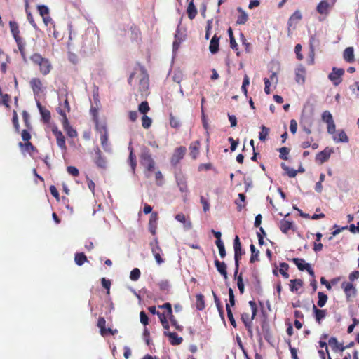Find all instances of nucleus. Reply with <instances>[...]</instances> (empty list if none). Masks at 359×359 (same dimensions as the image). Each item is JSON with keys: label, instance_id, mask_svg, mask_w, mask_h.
I'll list each match as a JSON object with an SVG mask.
<instances>
[{"label": "nucleus", "instance_id": "nucleus-1", "mask_svg": "<svg viewBox=\"0 0 359 359\" xmlns=\"http://www.w3.org/2000/svg\"><path fill=\"white\" fill-rule=\"evenodd\" d=\"M9 26L11 32L17 43L18 48L20 53V55L24 61H26V53H25V42L23 39L20 36V29L18 24L15 21H10Z\"/></svg>", "mask_w": 359, "mask_h": 359}, {"label": "nucleus", "instance_id": "nucleus-2", "mask_svg": "<svg viewBox=\"0 0 359 359\" xmlns=\"http://www.w3.org/2000/svg\"><path fill=\"white\" fill-rule=\"evenodd\" d=\"M30 60L34 65L39 67V71L43 75H47L50 73L52 65L48 58L42 57L39 53H34L30 57Z\"/></svg>", "mask_w": 359, "mask_h": 359}, {"label": "nucleus", "instance_id": "nucleus-3", "mask_svg": "<svg viewBox=\"0 0 359 359\" xmlns=\"http://www.w3.org/2000/svg\"><path fill=\"white\" fill-rule=\"evenodd\" d=\"M141 164L149 172H152L155 168V162L151 157L150 150L147 147L142 149L140 156Z\"/></svg>", "mask_w": 359, "mask_h": 359}, {"label": "nucleus", "instance_id": "nucleus-4", "mask_svg": "<svg viewBox=\"0 0 359 359\" xmlns=\"http://www.w3.org/2000/svg\"><path fill=\"white\" fill-rule=\"evenodd\" d=\"M233 248H234V259H235V271L234 276H236L239 269V262L241 259L242 255L244 254V251L242 250L241 243L240 238L238 236H236L233 241Z\"/></svg>", "mask_w": 359, "mask_h": 359}, {"label": "nucleus", "instance_id": "nucleus-5", "mask_svg": "<svg viewBox=\"0 0 359 359\" xmlns=\"http://www.w3.org/2000/svg\"><path fill=\"white\" fill-rule=\"evenodd\" d=\"M161 323L165 330L169 329V322L170 320L171 325L175 327L178 331H182L183 327L180 325L177 320L175 318V316H159Z\"/></svg>", "mask_w": 359, "mask_h": 359}, {"label": "nucleus", "instance_id": "nucleus-6", "mask_svg": "<svg viewBox=\"0 0 359 359\" xmlns=\"http://www.w3.org/2000/svg\"><path fill=\"white\" fill-rule=\"evenodd\" d=\"M97 327L100 328V334L104 337L108 335H115L118 332L117 329H112L110 326L106 327V320L103 317L98 318Z\"/></svg>", "mask_w": 359, "mask_h": 359}, {"label": "nucleus", "instance_id": "nucleus-7", "mask_svg": "<svg viewBox=\"0 0 359 359\" xmlns=\"http://www.w3.org/2000/svg\"><path fill=\"white\" fill-rule=\"evenodd\" d=\"M95 156L93 161L96 166L100 169H106L107 168V161L106 157L102 154L100 149L97 147L94 149Z\"/></svg>", "mask_w": 359, "mask_h": 359}, {"label": "nucleus", "instance_id": "nucleus-8", "mask_svg": "<svg viewBox=\"0 0 359 359\" xmlns=\"http://www.w3.org/2000/svg\"><path fill=\"white\" fill-rule=\"evenodd\" d=\"M344 74V70L341 68L333 67L332 72L328 75L329 79L332 82V83L337 86L339 85L342 79L341 76Z\"/></svg>", "mask_w": 359, "mask_h": 359}, {"label": "nucleus", "instance_id": "nucleus-9", "mask_svg": "<svg viewBox=\"0 0 359 359\" xmlns=\"http://www.w3.org/2000/svg\"><path fill=\"white\" fill-rule=\"evenodd\" d=\"M291 261L297 266L301 271H306L311 276H314V271L309 263H306L304 259L300 258H293Z\"/></svg>", "mask_w": 359, "mask_h": 359}, {"label": "nucleus", "instance_id": "nucleus-10", "mask_svg": "<svg viewBox=\"0 0 359 359\" xmlns=\"http://www.w3.org/2000/svg\"><path fill=\"white\" fill-rule=\"evenodd\" d=\"M186 151L187 149L185 147L181 146L176 148L170 160L172 165L175 166L177 165L180 162V161L184 158Z\"/></svg>", "mask_w": 359, "mask_h": 359}, {"label": "nucleus", "instance_id": "nucleus-11", "mask_svg": "<svg viewBox=\"0 0 359 359\" xmlns=\"http://www.w3.org/2000/svg\"><path fill=\"white\" fill-rule=\"evenodd\" d=\"M337 0H322L317 6L316 10L320 14H327L329 9L334 6Z\"/></svg>", "mask_w": 359, "mask_h": 359}, {"label": "nucleus", "instance_id": "nucleus-12", "mask_svg": "<svg viewBox=\"0 0 359 359\" xmlns=\"http://www.w3.org/2000/svg\"><path fill=\"white\" fill-rule=\"evenodd\" d=\"M94 120L95 122V130L100 133V137L109 135L107 122L105 121H99L97 117H95Z\"/></svg>", "mask_w": 359, "mask_h": 359}, {"label": "nucleus", "instance_id": "nucleus-13", "mask_svg": "<svg viewBox=\"0 0 359 359\" xmlns=\"http://www.w3.org/2000/svg\"><path fill=\"white\" fill-rule=\"evenodd\" d=\"M265 317H266V316H262V317L260 318L259 320L262 324V334L266 341H269L270 339L271 338V333L269 323L266 321V319Z\"/></svg>", "mask_w": 359, "mask_h": 359}, {"label": "nucleus", "instance_id": "nucleus-14", "mask_svg": "<svg viewBox=\"0 0 359 359\" xmlns=\"http://www.w3.org/2000/svg\"><path fill=\"white\" fill-rule=\"evenodd\" d=\"M302 15L301 11L299 10L295 11L288 20V29H290L291 27H293L294 29L296 27L297 24L302 20Z\"/></svg>", "mask_w": 359, "mask_h": 359}, {"label": "nucleus", "instance_id": "nucleus-15", "mask_svg": "<svg viewBox=\"0 0 359 359\" xmlns=\"http://www.w3.org/2000/svg\"><path fill=\"white\" fill-rule=\"evenodd\" d=\"M176 182L181 192L188 193V186L187 182V177L182 175H178L175 176Z\"/></svg>", "mask_w": 359, "mask_h": 359}, {"label": "nucleus", "instance_id": "nucleus-16", "mask_svg": "<svg viewBox=\"0 0 359 359\" xmlns=\"http://www.w3.org/2000/svg\"><path fill=\"white\" fill-rule=\"evenodd\" d=\"M332 153V150L327 147L323 151L316 154V160L322 164L329 159Z\"/></svg>", "mask_w": 359, "mask_h": 359}, {"label": "nucleus", "instance_id": "nucleus-17", "mask_svg": "<svg viewBox=\"0 0 359 359\" xmlns=\"http://www.w3.org/2000/svg\"><path fill=\"white\" fill-rule=\"evenodd\" d=\"M34 95H39L42 91V82L39 78H33L29 82Z\"/></svg>", "mask_w": 359, "mask_h": 359}, {"label": "nucleus", "instance_id": "nucleus-18", "mask_svg": "<svg viewBox=\"0 0 359 359\" xmlns=\"http://www.w3.org/2000/svg\"><path fill=\"white\" fill-rule=\"evenodd\" d=\"M158 219V217L157 212H152L150 215L149 221V230L153 235L156 234Z\"/></svg>", "mask_w": 359, "mask_h": 359}, {"label": "nucleus", "instance_id": "nucleus-19", "mask_svg": "<svg viewBox=\"0 0 359 359\" xmlns=\"http://www.w3.org/2000/svg\"><path fill=\"white\" fill-rule=\"evenodd\" d=\"M201 142L199 140L192 142L189 145L190 156L193 159H196L199 154Z\"/></svg>", "mask_w": 359, "mask_h": 359}, {"label": "nucleus", "instance_id": "nucleus-20", "mask_svg": "<svg viewBox=\"0 0 359 359\" xmlns=\"http://www.w3.org/2000/svg\"><path fill=\"white\" fill-rule=\"evenodd\" d=\"M128 149L130 151V154L128 156V162L131 168V170L133 174L135 173V168L137 166V159L136 156L134 154L133 148L130 146L128 147Z\"/></svg>", "mask_w": 359, "mask_h": 359}, {"label": "nucleus", "instance_id": "nucleus-21", "mask_svg": "<svg viewBox=\"0 0 359 359\" xmlns=\"http://www.w3.org/2000/svg\"><path fill=\"white\" fill-rule=\"evenodd\" d=\"M215 266L217 271L225 278H228L226 264L224 262H220L217 259L215 260Z\"/></svg>", "mask_w": 359, "mask_h": 359}, {"label": "nucleus", "instance_id": "nucleus-22", "mask_svg": "<svg viewBox=\"0 0 359 359\" xmlns=\"http://www.w3.org/2000/svg\"><path fill=\"white\" fill-rule=\"evenodd\" d=\"M164 334L169 337L170 343L173 346L180 345L183 341L175 332H164Z\"/></svg>", "mask_w": 359, "mask_h": 359}, {"label": "nucleus", "instance_id": "nucleus-23", "mask_svg": "<svg viewBox=\"0 0 359 359\" xmlns=\"http://www.w3.org/2000/svg\"><path fill=\"white\" fill-rule=\"evenodd\" d=\"M54 135L56 137V141L58 147L61 148L62 149H66V144H65V138L62 134V133L60 130H53Z\"/></svg>", "mask_w": 359, "mask_h": 359}, {"label": "nucleus", "instance_id": "nucleus-24", "mask_svg": "<svg viewBox=\"0 0 359 359\" xmlns=\"http://www.w3.org/2000/svg\"><path fill=\"white\" fill-rule=\"evenodd\" d=\"M328 344L334 351H344L346 348L342 344L338 342L335 337H331L328 341Z\"/></svg>", "mask_w": 359, "mask_h": 359}, {"label": "nucleus", "instance_id": "nucleus-25", "mask_svg": "<svg viewBox=\"0 0 359 359\" xmlns=\"http://www.w3.org/2000/svg\"><path fill=\"white\" fill-rule=\"evenodd\" d=\"M255 317L256 316H241V318L243 323L245 324L246 328L248 329L250 336L252 335V323Z\"/></svg>", "mask_w": 359, "mask_h": 359}, {"label": "nucleus", "instance_id": "nucleus-26", "mask_svg": "<svg viewBox=\"0 0 359 359\" xmlns=\"http://www.w3.org/2000/svg\"><path fill=\"white\" fill-rule=\"evenodd\" d=\"M37 107L41 115L42 119L45 123H48L50 120V112L48 109L43 107L39 102H37Z\"/></svg>", "mask_w": 359, "mask_h": 359}, {"label": "nucleus", "instance_id": "nucleus-27", "mask_svg": "<svg viewBox=\"0 0 359 359\" xmlns=\"http://www.w3.org/2000/svg\"><path fill=\"white\" fill-rule=\"evenodd\" d=\"M343 57L347 62L351 63L355 60L354 50L353 47L346 48L343 53Z\"/></svg>", "mask_w": 359, "mask_h": 359}, {"label": "nucleus", "instance_id": "nucleus-28", "mask_svg": "<svg viewBox=\"0 0 359 359\" xmlns=\"http://www.w3.org/2000/svg\"><path fill=\"white\" fill-rule=\"evenodd\" d=\"M292 226H293V222L288 221L285 219H283L280 222L279 228L283 233H287L289 230L292 229Z\"/></svg>", "mask_w": 359, "mask_h": 359}, {"label": "nucleus", "instance_id": "nucleus-29", "mask_svg": "<svg viewBox=\"0 0 359 359\" xmlns=\"http://www.w3.org/2000/svg\"><path fill=\"white\" fill-rule=\"evenodd\" d=\"M219 37L217 36L216 34L213 36L212 38L210 46H209V50L212 53H216L219 50Z\"/></svg>", "mask_w": 359, "mask_h": 359}, {"label": "nucleus", "instance_id": "nucleus-30", "mask_svg": "<svg viewBox=\"0 0 359 359\" xmlns=\"http://www.w3.org/2000/svg\"><path fill=\"white\" fill-rule=\"evenodd\" d=\"M64 130L67 134L71 137H74L77 136V133L69 124L68 119L65 120V123H62Z\"/></svg>", "mask_w": 359, "mask_h": 359}, {"label": "nucleus", "instance_id": "nucleus-31", "mask_svg": "<svg viewBox=\"0 0 359 359\" xmlns=\"http://www.w3.org/2000/svg\"><path fill=\"white\" fill-rule=\"evenodd\" d=\"M237 11L239 12V15L238 16L236 23L238 25H244L248 20V15L245 13L244 10H243L241 7L237 8Z\"/></svg>", "mask_w": 359, "mask_h": 359}, {"label": "nucleus", "instance_id": "nucleus-32", "mask_svg": "<svg viewBox=\"0 0 359 359\" xmlns=\"http://www.w3.org/2000/svg\"><path fill=\"white\" fill-rule=\"evenodd\" d=\"M175 219L178 222L184 224V226L187 229H191V226H192L191 222L190 221V219H187L186 216L183 213L177 214L175 215Z\"/></svg>", "mask_w": 359, "mask_h": 359}, {"label": "nucleus", "instance_id": "nucleus-33", "mask_svg": "<svg viewBox=\"0 0 359 359\" xmlns=\"http://www.w3.org/2000/svg\"><path fill=\"white\" fill-rule=\"evenodd\" d=\"M187 13L190 20H193L197 15V9L194 4L193 1H191L187 8Z\"/></svg>", "mask_w": 359, "mask_h": 359}, {"label": "nucleus", "instance_id": "nucleus-34", "mask_svg": "<svg viewBox=\"0 0 359 359\" xmlns=\"http://www.w3.org/2000/svg\"><path fill=\"white\" fill-rule=\"evenodd\" d=\"M295 80L299 83H303L305 80V69L303 67L298 68L295 72Z\"/></svg>", "mask_w": 359, "mask_h": 359}, {"label": "nucleus", "instance_id": "nucleus-35", "mask_svg": "<svg viewBox=\"0 0 359 359\" xmlns=\"http://www.w3.org/2000/svg\"><path fill=\"white\" fill-rule=\"evenodd\" d=\"M74 261L78 266H82L87 262V257L83 252H77L75 254Z\"/></svg>", "mask_w": 359, "mask_h": 359}, {"label": "nucleus", "instance_id": "nucleus-36", "mask_svg": "<svg viewBox=\"0 0 359 359\" xmlns=\"http://www.w3.org/2000/svg\"><path fill=\"white\" fill-rule=\"evenodd\" d=\"M303 285V281L301 279H294L290 280V288L292 292H297Z\"/></svg>", "mask_w": 359, "mask_h": 359}, {"label": "nucleus", "instance_id": "nucleus-37", "mask_svg": "<svg viewBox=\"0 0 359 359\" xmlns=\"http://www.w3.org/2000/svg\"><path fill=\"white\" fill-rule=\"evenodd\" d=\"M333 139L336 142H348V137L344 130L339 131L337 133V135L334 136Z\"/></svg>", "mask_w": 359, "mask_h": 359}, {"label": "nucleus", "instance_id": "nucleus-38", "mask_svg": "<svg viewBox=\"0 0 359 359\" xmlns=\"http://www.w3.org/2000/svg\"><path fill=\"white\" fill-rule=\"evenodd\" d=\"M251 251V256L250 258V262L254 263L257 261H259V250L256 249L255 246L253 244H251L250 246Z\"/></svg>", "mask_w": 359, "mask_h": 359}, {"label": "nucleus", "instance_id": "nucleus-39", "mask_svg": "<svg viewBox=\"0 0 359 359\" xmlns=\"http://www.w3.org/2000/svg\"><path fill=\"white\" fill-rule=\"evenodd\" d=\"M269 131L270 130L269 128L266 127L265 126H262L261 131L259 133V140L262 142H264L269 134Z\"/></svg>", "mask_w": 359, "mask_h": 359}, {"label": "nucleus", "instance_id": "nucleus-40", "mask_svg": "<svg viewBox=\"0 0 359 359\" xmlns=\"http://www.w3.org/2000/svg\"><path fill=\"white\" fill-rule=\"evenodd\" d=\"M245 196L243 193L238 194V200L236 201L237 205L238 210L241 211L245 206Z\"/></svg>", "mask_w": 359, "mask_h": 359}, {"label": "nucleus", "instance_id": "nucleus-41", "mask_svg": "<svg viewBox=\"0 0 359 359\" xmlns=\"http://www.w3.org/2000/svg\"><path fill=\"white\" fill-rule=\"evenodd\" d=\"M228 34H229V39H230V47L234 50H238V44L236 41V39L233 36V30L231 27H229L228 29Z\"/></svg>", "mask_w": 359, "mask_h": 359}, {"label": "nucleus", "instance_id": "nucleus-42", "mask_svg": "<svg viewBox=\"0 0 359 359\" xmlns=\"http://www.w3.org/2000/svg\"><path fill=\"white\" fill-rule=\"evenodd\" d=\"M170 126L173 128H179L180 127V121L179 118L175 116L172 113L169 115Z\"/></svg>", "mask_w": 359, "mask_h": 359}, {"label": "nucleus", "instance_id": "nucleus-43", "mask_svg": "<svg viewBox=\"0 0 359 359\" xmlns=\"http://www.w3.org/2000/svg\"><path fill=\"white\" fill-rule=\"evenodd\" d=\"M288 269H289V265L287 263H285V262L280 263L279 272L285 278H289V273H287Z\"/></svg>", "mask_w": 359, "mask_h": 359}, {"label": "nucleus", "instance_id": "nucleus-44", "mask_svg": "<svg viewBox=\"0 0 359 359\" xmlns=\"http://www.w3.org/2000/svg\"><path fill=\"white\" fill-rule=\"evenodd\" d=\"M150 246L151 248V252L153 255H155L156 253H161L162 252V250L161 247L159 246V243L158 241V238H155L154 241L151 243H150Z\"/></svg>", "mask_w": 359, "mask_h": 359}, {"label": "nucleus", "instance_id": "nucleus-45", "mask_svg": "<svg viewBox=\"0 0 359 359\" xmlns=\"http://www.w3.org/2000/svg\"><path fill=\"white\" fill-rule=\"evenodd\" d=\"M150 110V107L147 101L142 102L138 106V111L145 115Z\"/></svg>", "mask_w": 359, "mask_h": 359}, {"label": "nucleus", "instance_id": "nucleus-46", "mask_svg": "<svg viewBox=\"0 0 359 359\" xmlns=\"http://www.w3.org/2000/svg\"><path fill=\"white\" fill-rule=\"evenodd\" d=\"M22 116L23 121H24L25 125L27 127V128L28 130H31L32 125H31L30 120H29L30 116H29V113L27 111L24 110L22 112Z\"/></svg>", "mask_w": 359, "mask_h": 359}, {"label": "nucleus", "instance_id": "nucleus-47", "mask_svg": "<svg viewBox=\"0 0 359 359\" xmlns=\"http://www.w3.org/2000/svg\"><path fill=\"white\" fill-rule=\"evenodd\" d=\"M196 308L203 310L205 308L204 296L201 294L196 295Z\"/></svg>", "mask_w": 359, "mask_h": 359}, {"label": "nucleus", "instance_id": "nucleus-48", "mask_svg": "<svg viewBox=\"0 0 359 359\" xmlns=\"http://www.w3.org/2000/svg\"><path fill=\"white\" fill-rule=\"evenodd\" d=\"M108 139H109V135L100 137L101 145H102L103 149L107 152L111 151V148L108 144Z\"/></svg>", "mask_w": 359, "mask_h": 359}, {"label": "nucleus", "instance_id": "nucleus-49", "mask_svg": "<svg viewBox=\"0 0 359 359\" xmlns=\"http://www.w3.org/2000/svg\"><path fill=\"white\" fill-rule=\"evenodd\" d=\"M215 244L219 249V253L220 257L222 258L225 257L226 254L225 247H224L223 241H216Z\"/></svg>", "mask_w": 359, "mask_h": 359}, {"label": "nucleus", "instance_id": "nucleus-50", "mask_svg": "<svg viewBox=\"0 0 359 359\" xmlns=\"http://www.w3.org/2000/svg\"><path fill=\"white\" fill-rule=\"evenodd\" d=\"M318 301L317 303L318 306L319 307H323L325 304V303L327 300V296L325 294H324L323 292H319L318 293Z\"/></svg>", "mask_w": 359, "mask_h": 359}, {"label": "nucleus", "instance_id": "nucleus-51", "mask_svg": "<svg viewBox=\"0 0 359 359\" xmlns=\"http://www.w3.org/2000/svg\"><path fill=\"white\" fill-rule=\"evenodd\" d=\"M322 121L327 124L334 121L332 114L329 111H323L322 114Z\"/></svg>", "mask_w": 359, "mask_h": 359}, {"label": "nucleus", "instance_id": "nucleus-52", "mask_svg": "<svg viewBox=\"0 0 359 359\" xmlns=\"http://www.w3.org/2000/svg\"><path fill=\"white\" fill-rule=\"evenodd\" d=\"M12 122L15 128V130L17 133H20V124L18 121V117L16 111H13V118Z\"/></svg>", "mask_w": 359, "mask_h": 359}, {"label": "nucleus", "instance_id": "nucleus-53", "mask_svg": "<svg viewBox=\"0 0 359 359\" xmlns=\"http://www.w3.org/2000/svg\"><path fill=\"white\" fill-rule=\"evenodd\" d=\"M152 123V120L150 117L147 116L146 114L143 115L142 117V126L144 128L148 129L151 127Z\"/></svg>", "mask_w": 359, "mask_h": 359}, {"label": "nucleus", "instance_id": "nucleus-54", "mask_svg": "<svg viewBox=\"0 0 359 359\" xmlns=\"http://www.w3.org/2000/svg\"><path fill=\"white\" fill-rule=\"evenodd\" d=\"M19 147H25V149L29 152L36 151V148L32 144V143L29 142H25L24 144L22 142L19 143Z\"/></svg>", "mask_w": 359, "mask_h": 359}, {"label": "nucleus", "instance_id": "nucleus-55", "mask_svg": "<svg viewBox=\"0 0 359 359\" xmlns=\"http://www.w3.org/2000/svg\"><path fill=\"white\" fill-rule=\"evenodd\" d=\"M140 274L141 273L140 269L138 268H135L130 272V278L133 281H136L140 278Z\"/></svg>", "mask_w": 359, "mask_h": 359}, {"label": "nucleus", "instance_id": "nucleus-56", "mask_svg": "<svg viewBox=\"0 0 359 359\" xmlns=\"http://www.w3.org/2000/svg\"><path fill=\"white\" fill-rule=\"evenodd\" d=\"M279 152H280V155H279L280 158H281L283 160H287V158H288L287 156L290 152V149L287 147H283L280 148Z\"/></svg>", "mask_w": 359, "mask_h": 359}, {"label": "nucleus", "instance_id": "nucleus-57", "mask_svg": "<svg viewBox=\"0 0 359 359\" xmlns=\"http://www.w3.org/2000/svg\"><path fill=\"white\" fill-rule=\"evenodd\" d=\"M37 9L41 17L49 15V8L45 5H39Z\"/></svg>", "mask_w": 359, "mask_h": 359}, {"label": "nucleus", "instance_id": "nucleus-58", "mask_svg": "<svg viewBox=\"0 0 359 359\" xmlns=\"http://www.w3.org/2000/svg\"><path fill=\"white\" fill-rule=\"evenodd\" d=\"M282 168L284 169V170L286 172L287 175L290 177H294L297 174V171L296 170L290 168L285 165L284 164L282 165Z\"/></svg>", "mask_w": 359, "mask_h": 359}, {"label": "nucleus", "instance_id": "nucleus-59", "mask_svg": "<svg viewBox=\"0 0 359 359\" xmlns=\"http://www.w3.org/2000/svg\"><path fill=\"white\" fill-rule=\"evenodd\" d=\"M200 202L203 205V210L205 212L209 211L210 210V203L208 200L205 198L204 196H201L200 198Z\"/></svg>", "mask_w": 359, "mask_h": 359}, {"label": "nucleus", "instance_id": "nucleus-60", "mask_svg": "<svg viewBox=\"0 0 359 359\" xmlns=\"http://www.w3.org/2000/svg\"><path fill=\"white\" fill-rule=\"evenodd\" d=\"M140 88L143 90L147 89L149 86V78L147 75L143 76L140 81Z\"/></svg>", "mask_w": 359, "mask_h": 359}, {"label": "nucleus", "instance_id": "nucleus-61", "mask_svg": "<svg viewBox=\"0 0 359 359\" xmlns=\"http://www.w3.org/2000/svg\"><path fill=\"white\" fill-rule=\"evenodd\" d=\"M29 130H28V129H24L21 132V137H22V139L23 140V141H25V142H29V140L32 137L31 134Z\"/></svg>", "mask_w": 359, "mask_h": 359}, {"label": "nucleus", "instance_id": "nucleus-62", "mask_svg": "<svg viewBox=\"0 0 359 359\" xmlns=\"http://www.w3.org/2000/svg\"><path fill=\"white\" fill-rule=\"evenodd\" d=\"M159 288L163 292H168L170 289V284L168 280H162L158 283Z\"/></svg>", "mask_w": 359, "mask_h": 359}, {"label": "nucleus", "instance_id": "nucleus-63", "mask_svg": "<svg viewBox=\"0 0 359 359\" xmlns=\"http://www.w3.org/2000/svg\"><path fill=\"white\" fill-rule=\"evenodd\" d=\"M257 237L259 241V244L262 245L264 244V236H266V232L262 227H259V231L257 232Z\"/></svg>", "mask_w": 359, "mask_h": 359}, {"label": "nucleus", "instance_id": "nucleus-64", "mask_svg": "<svg viewBox=\"0 0 359 359\" xmlns=\"http://www.w3.org/2000/svg\"><path fill=\"white\" fill-rule=\"evenodd\" d=\"M237 285L241 294L244 293V283L243 282L242 273L237 277Z\"/></svg>", "mask_w": 359, "mask_h": 359}]
</instances>
